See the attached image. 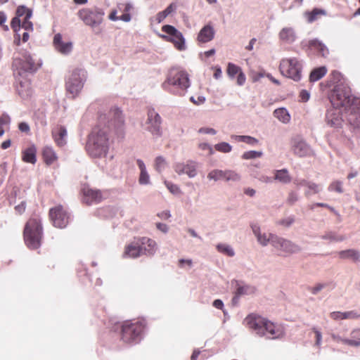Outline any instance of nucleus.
Returning a JSON list of instances; mask_svg holds the SVG:
<instances>
[{
  "instance_id": "49",
  "label": "nucleus",
  "mask_w": 360,
  "mask_h": 360,
  "mask_svg": "<svg viewBox=\"0 0 360 360\" xmlns=\"http://www.w3.org/2000/svg\"><path fill=\"white\" fill-rule=\"evenodd\" d=\"M262 155L263 153L262 151L250 150L245 152L242 155V158L245 160L255 159L261 158Z\"/></svg>"
},
{
  "instance_id": "55",
  "label": "nucleus",
  "mask_w": 360,
  "mask_h": 360,
  "mask_svg": "<svg viewBox=\"0 0 360 360\" xmlns=\"http://www.w3.org/2000/svg\"><path fill=\"white\" fill-rule=\"evenodd\" d=\"M295 221L293 217H288L286 218L280 219L277 221V224L285 227L290 226Z\"/></svg>"
},
{
  "instance_id": "40",
  "label": "nucleus",
  "mask_w": 360,
  "mask_h": 360,
  "mask_svg": "<svg viewBox=\"0 0 360 360\" xmlns=\"http://www.w3.org/2000/svg\"><path fill=\"white\" fill-rule=\"evenodd\" d=\"M326 15V11L322 8H314L310 12H306L305 16L307 17L309 22H313L319 19V15Z\"/></svg>"
},
{
  "instance_id": "43",
  "label": "nucleus",
  "mask_w": 360,
  "mask_h": 360,
  "mask_svg": "<svg viewBox=\"0 0 360 360\" xmlns=\"http://www.w3.org/2000/svg\"><path fill=\"white\" fill-rule=\"evenodd\" d=\"M299 185L301 186H307L308 188V191H306V195L318 193L321 191V188L319 185L304 180L300 181Z\"/></svg>"
},
{
  "instance_id": "5",
  "label": "nucleus",
  "mask_w": 360,
  "mask_h": 360,
  "mask_svg": "<svg viewBox=\"0 0 360 360\" xmlns=\"http://www.w3.org/2000/svg\"><path fill=\"white\" fill-rule=\"evenodd\" d=\"M42 227L41 221L37 218L30 219L24 229L25 244L30 249H37L41 245Z\"/></svg>"
},
{
  "instance_id": "61",
  "label": "nucleus",
  "mask_w": 360,
  "mask_h": 360,
  "mask_svg": "<svg viewBox=\"0 0 360 360\" xmlns=\"http://www.w3.org/2000/svg\"><path fill=\"white\" fill-rule=\"evenodd\" d=\"M246 80V77L243 71H240L237 76V84L239 86H243Z\"/></svg>"
},
{
  "instance_id": "31",
  "label": "nucleus",
  "mask_w": 360,
  "mask_h": 360,
  "mask_svg": "<svg viewBox=\"0 0 360 360\" xmlns=\"http://www.w3.org/2000/svg\"><path fill=\"white\" fill-rule=\"evenodd\" d=\"M280 39L287 44H292L296 39V34L292 27H284L279 33Z\"/></svg>"
},
{
  "instance_id": "3",
  "label": "nucleus",
  "mask_w": 360,
  "mask_h": 360,
  "mask_svg": "<svg viewBox=\"0 0 360 360\" xmlns=\"http://www.w3.org/2000/svg\"><path fill=\"white\" fill-rule=\"evenodd\" d=\"M109 147V141L105 129L95 128L89 136L86 149L93 158L105 157Z\"/></svg>"
},
{
  "instance_id": "35",
  "label": "nucleus",
  "mask_w": 360,
  "mask_h": 360,
  "mask_svg": "<svg viewBox=\"0 0 360 360\" xmlns=\"http://www.w3.org/2000/svg\"><path fill=\"white\" fill-rule=\"evenodd\" d=\"M256 292L255 286L247 284H238L236 294L238 296L253 295Z\"/></svg>"
},
{
  "instance_id": "26",
  "label": "nucleus",
  "mask_w": 360,
  "mask_h": 360,
  "mask_svg": "<svg viewBox=\"0 0 360 360\" xmlns=\"http://www.w3.org/2000/svg\"><path fill=\"white\" fill-rule=\"evenodd\" d=\"M16 90L18 95L23 99L30 98L32 94L30 82L25 78L18 79Z\"/></svg>"
},
{
  "instance_id": "28",
  "label": "nucleus",
  "mask_w": 360,
  "mask_h": 360,
  "mask_svg": "<svg viewBox=\"0 0 360 360\" xmlns=\"http://www.w3.org/2000/svg\"><path fill=\"white\" fill-rule=\"evenodd\" d=\"M137 166L140 170L139 183L141 185H149L150 184V175L146 169V167L143 160L138 159L136 160Z\"/></svg>"
},
{
  "instance_id": "18",
  "label": "nucleus",
  "mask_w": 360,
  "mask_h": 360,
  "mask_svg": "<svg viewBox=\"0 0 360 360\" xmlns=\"http://www.w3.org/2000/svg\"><path fill=\"white\" fill-rule=\"evenodd\" d=\"M80 18L86 22H101L104 12L101 8L84 9L79 11Z\"/></svg>"
},
{
  "instance_id": "45",
  "label": "nucleus",
  "mask_w": 360,
  "mask_h": 360,
  "mask_svg": "<svg viewBox=\"0 0 360 360\" xmlns=\"http://www.w3.org/2000/svg\"><path fill=\"white\" fill-rule=\"evenodd\" d=\"M207 179L214 181L224 179V170L213 169L208 173Z\"/></svg>"
},
{
  "instance_id": "15",
  "label": "nucleus",
  "mask_w": 360,
  "mask_h": 360,
  "mask_svg": "<svg viewBox=\"0 0 360 360\" xmlns=\"http://www.w3.org/2000/svg\"><path fill=\"white\" fill-rule=\"evenodd\" d=\"M251 229L257 243L263 247H266L269 244H271L272 246L274 245L276 235L262 231L260 226L256 224L251 225Z\"/></svg>"
},
{
  "instance_id": "9",
  "label": "nucleus",
  "mask_w": 360,
  "mask_h": 360,
  "mask_svg": "<svg viewBox=\"0 0 360 360\" xmlns=\"http://www.w3.org/2000/svg\"><path fill=\"white\" fill-rule=\"evenodd\" d=\"M143 330V325L139 321L125 322L122 327V339L124 342L132 343L138 342Z\"/></svg>"
},
{
  "instance_id": "60",
  "label": "nucleus",
  "mask_w": 360,
  "mask_h": 360,
  "mask_svg": "<svg viewBox=\"0 0 360 360\" xmlns=\"http://www.w3.org/2000/svg\"><path fill=\"white\" fill-rule=\"evenodd\" d=\"M330 316L335 321L344 320L342 311H333L330 314Z\"/></svg>"
},
{
  "instance_id": "62",
  "label": "nucleus",
  "mask_w": 360,
  "mask_h": 360,
  "mask_svg": "<svg viewBox=\"0 0 360 360\" xmlns=\"http://www.w3.org/2000/svg\"><path fill=\"white\" fill-rule=\"evenodd\" d=\"M191 101L195 105L202 104L205 101V98L204 96H198L196 98L193 96H191L190 98Z\"/></svg>"
},
{
  "instance_id": "23",
  "label": "nucleus",
  "mask_w": 360,
  "mask_h": 360,
  "mask_svg": "<svg viewBox=\"0 0 360 360\" xmlns=\"http://www.w3.org/2000/svg\"><path fill=\"white\" fill-rule=\"evenodd\" d=\"M142 255V249L139 243V240H135L125 246L123 252V257L124 258H137Z\"/></svg>"
},
{
  "instance_id": "37",
  "label": "nucleus",
  "mask_w": 360,
  "mask_h": 360,
  "mask_svg": "<svg viewBox=\"0 0 360 360\" xmlns=\"http://www.w3.org/2000/svg\"><path fill=\"white\" fill-rule=\"evenodd\" d=\"M309 46L310 49L317 51L323 57L328 54V50L326 46L316 39L310 41Z\"/></svg>"
},
{
  "instance_id": "41",
  "label": "nucleus",
  "mask_w": 360,
  "mask_h": 360,
  "mask_svg": "<svg viewBox=\"0 0 360 360\" xmlns=\"http://www.w3.org/2000/svg\"><path fill=\"white\" fill-rule=\"evenodd\" d=\"M176 8V4L172 3L169 4L164 11L159 12L157 14L156 18L158 22H161L162 20H164L166 18V17L170 13H172L173 11H174Z\"/></svg>"
},
{
  "instance_id": "39",
  "label": "nucleus",
  "mask_w": 360,
  "mask_h": 360,
  "mask_svg": "<svg viewBox=\"0 0 360 360\" xmlns=\"http://www.w3.org/2000/svg\"><path fill=\"white\" fill-rule=\"evenodd\" d=\"M327 72V69L325 66L315 68L313 70L309 75V80L311 82H316L321 79Z\"/></svg>"
},
{
  "instance_id": "22",
  "label": "nucleus",
  "mask_w": 360,
  "mask_h": 360,
  "mask_svg": "<svg viewBox=\"0 0 360 360\" xmlns=\"http://www.w3.org/2000/svg\"><path fill=\"white\" fill-rule=\"evenodd\" d=\"M139 240L142 249V255L152 257L155 254L158 250V244L154 240L147 237H143L139 238Z\"/></svg>"
},
{
  "instance_id": "59",
  "label": "nucleus",
  "mask_w": 360,
  "mask_h": 360,
  "mask_svg": "<svg viewBox=\"0 0 360 360\" xmlns=\"http://www.w3.org/2000/svg\"><path fill=\"white\" fill-rule=\"evenodd\" d=\"M198 132L200 134H212L215 135L217 134V131L213 128L209 127H202L198 130Z\"/></svg>"
},
{
  "instance_id": "19",
  "label": "nucleus",
  "mask_w": 360,
  "mask_h": 360,
  "mask_svg": "<svg viewBox=\"0 0 360 360\" xmlns=\"http://www.w3.org/2000/svg\"><path fill=\"white\" fill-rule=\"evenodd\" d=\"M112 124L114 125L118 136H124V118L122 111L118 108H112L109 114Z\"/></svg>"
},
{
  "instance_id": "54",
  "label": "nucleus",
  "mask_w": 360,
  "mask_h": 360,
  "mask_svg": "<svg viewBox=\"0 0 360 360\" xmlns=\"http://www.w3.org/2000/svg\"><path fill=\"white\" fill-rule=\"evenodd\" d=\"M321 238L324 240H329L330 241H342L345 239L343 236H338L333 232H328L321 236Z\"/></svg>"
},
{
  "instance_id": "10",
  "label": "nucleus",
  "mask_w": 360,
  "mask_h": 360,
  "mask_svg": "<svg viewBox=\"0 0 360 360\" xmlns=\"http://www.w3.org/2000/svg\"><path fill=\"white\" fill-rule=\"evenodd\" d=\"M161 123L162 120L160 115L155 110L151 109L148 111L147 120L143 127L154 138L158 139L162 135Z\"/></svg>"
},
{
  "instance_id": "42",
  "label": "nucleus",
  "mask_w": 360,
  "mask_h": 360,
  "mask_svg": "<svg viewBox=\"0 0 360 360\" xmlns=\"http://www.w3.org/2000/svg\"><path fill=\"white\" fill-rule=\"evenodd\" d=\"M332 339L336 342H342V344L347 345L351 347H359V342L357 341L349 340L347 338H343L339 335L335 333L331 334Z\"/></svg>"
},
{
  "instance_id": "4",
  "label": "nucleus",
  "mask_w": 360,
  "mask_h": 360,
  "mask_svg": "<svg viewBox=\"0 0 360 360\" xmlns=\"http://www.w3.org/2000/svg\"><path fill=\"white\" fill-rule=\"evenodd\" d=\"M41 65V60L27 51L14 58L13 68L14 74L23 77L27 72H35Z\"/></svg>"
},
{
  "instance_id": "8",
  "label": "nucleus",
  "mask_w": 360,
  "mask_h": 360,
  "mask_svg": "<svg viewBox=\"0 0 360 360\" xmlns=\"http://www.w3.org/2000/svg\"><path fill=\"white\" fill-rule=\"evenodd\" d=\"M279 70L283 76L297 82L302 77V62L297 58H285L281 60Z\"/></svg>"
},
{
  "instance_id": "20",
  "label": "nucleus",
  "mask_w": 360,
  "mask_h": 360,
  "mask_svg": "<svg viewBox=\"0 0 360 360\" xmlns=\"http://www.w3.org/2000/svg\"><path fill=\"white\" fill-rule=\"evenodd\" d=\"M174 170L179 175L186 174L189 178H194L197 175V163L193 161L177 163Z\"/></svg>"
},
{
  "instance_id": "48",
  "label": "nucleus",
  "mask_w": 360,
  "mask_h": 360,
  "mask_svg": "<svg viewBox=\"0 0 360 360\" xmlns=\"http://www.w3.org/2000/svg\"><path fill=\"white\" fill-rule=\"evenodd\" d=\"M214 148L221 153H228L232 150V146L226 142H221L214 146Z\"/></svg>"
},
{
  "instance_id": "2",
  "label": "nucleus",
  "mask_w": 360,
  "mask_h": 360,
  "mask_svg": "<svg viewBox=\"0 0 360 360\" xmlns=\"http://www.w3.org/2000/svg\"><path fill=\"white\" fill-rule=\"evenodd\" d=\"M245 325L259 336H266L269 339H276L282 337L284 334L281 326L277 325L256 314L248 316L245 321Z\"/></svg>"
},
{
  "instance_id": "24",
  "label": "nucleus",
  "mask_w": 360,
  "mask_h": 360,
  "mask_svg": "<svg viewBox=\"0 0 360 360\" xmlns=\"http://www.w3.org/2000/svg\"><path fill=\"white\" fill-rule=\"evenodd\" d=\"M32 16V10L24 5L18 6L15 16L10 22H30L29 20Z\"/></svg>"
},
{
  "instance_id": "56",
  "label": "nucleus",
  "mask_w": 360,
  "mask_h": 360,
  "mask_svg": "<svg viewBox=\"0 0 360 360\" xmlns=\"http://www.w3.org/2000/svg\"><path fill=\"white\" fill-rule=\"evenodd\" d=\"M10 123V117L8 115H2L0 117V128L6 129Z\"/></svg>"
},
{
  "instance_id": "29",
  "label": "nucleus",
  "mask_w": 360,
  "mask_h": 360,
  "mask_svg": "<svg viewBox=\"0 0 360 360\" xmlns=\"http://www.w3.org/2000/svg\"><path fill=\"white\" fill-rule=\"evenodd\" d=\"M214 36V30L212 26L207 25L200 31L198 39L200 42L207 43L210 41Z\"/></svg>"
},
{
  "instance_id": "46",
  "label": "nucleus",
  "mask_w": 360,
  "mask_h": 360,
  "mask_svg": "<svg viewBox=\"0 0 360 360\" xmlns=\"http://www.w3.org/2000/svg\"><path fill=\"white\" fill-rule=\"evenodd\" d=\"M241 179L240 175L233 170H224V179L226 181H239Z\"/></svg>"
},
{
  "instance_id": "64",
  "label": "nucleus",
  "mask_w": 360,
  "mask_h": 360,
  "mask_svg": "<svg viewBox=\"0 0 360 360\" xmlns=\"http://www.w3.org/2000/svg\"><path fill=\"white\" fill-rule=\"evenodd\" d=\"M300 97L302 102H307L310 98V94L307 91L302 90L300 94Z\"/></svg>"
},
{
  "instance_id": "34",
  "label": "nucleus",
  "mask_w": 360,
  "mask_h": 360,
  "mask_svg": "<svg viewBox=\"0 0 360 360\" xmlns=\"http://www.w3.org/2000/svg\"><path fill=\"white\" fill-rule=\"evenodd\" d=\"M43 157L47 165L53 164L58 159L56 152L51 146L44 147L43 150Z\"/></svg>"
},
{
  "instance_id": "47",
  "label": "nucleus",
  "mask_w": 360,
  "mask_h": 360,
  "mask_svg": "<svg viewBox=\"0 0 360 360\" xmlns=\"http://www.w3.org/2000/svg\"><path fill=\"white\" fill-rule=\"evenodd\" d=\"M198 148L201 151L205 153L202 154L203 155L210 156L214 154V149L212 148V146L210 145L208 143H199L198 145Z\"/></svg>"
},
{
  "instance_id": "58",
  "label": "nucleus",
  "mask_w": 360,
  "mask_h": 360,
  "mask_svg": "<svg viewBox=\"0 0 360 360\" xmlns=\"http://www.w3.org/2000/svg\"><path fill=\"white\" fill-rule=\"evenodd\" d=\"M349 340L357 341L360 346V329L353 330L351 332V339H349Z\"/></svg>"
},
{
  "instance_id": "7",
  "label": "nucleus",
  "mask_w": 360,
  "mask_h": 360,
  "mask_svg": "<svg viewBox=\"0 0 360 360\" xmlns=\"http://www.w3.org/2000/svg\"><path fill=\"white\" fill-rule=\"evenodd\" d=\"M170 86L179 89L176 94L182 95L190 86L187 73L178 69H172L163 83V86L166 89H169Z\"/></svg>"
},
{
  "instance_id": "33",
  "label": "nucleus",
  "mask_w": 360,
  "mask_h": 360,
  "mask_svg": "<svg viewBox=\"0 0 360 360\" xmlns=\"http://www.w3.org/2000/svg\"><path fill=\"white\" fill-rule=\"evenodd\" d=\"M36 153V148L33 146L26 148L22 152V160L27 163L34 164L37 161Z\"/></svg>"
},
{
  "instance_id": "6",
  "label": "nucleus",
  "mask_w": 360,
  "mask_h": 360,
  "mask_svg": "<svg viewBox=\"0 0 360 360\" xmlns=\"http://www.w3.org/2000/svg\"><path fill=\"white\" fill-rule=\"evenodd\" d=\"M86 77V72L82 68H75L68 72L65 77V89L72 98L80 93Z\"/></svg>"
},
{
  "instance_id": "13",
  "label": "nucleus",
  "mask_w": 360,
  "mask_h": 360,
  "mask_svg": "<svg viewBox=\"0 0 360 360\" xmlns=\"http://www.w3.org/2000/svg\"><path fill=\"white\" fill-rule=\"evenodd\" d=\"M50 217L53 221V226L58 228H64L69 221L68 213L61 205H58L50 210Z\"/></svg>"
},
{
  "instance_id": "27",
  "label": "nucleus",
  "mask_w": 360,
  "mask_h": 360,
  "mask_svg": "<svg viewBox=\"0 0 360 360\" xmlns=\"http://www.w3.org/2000/svg\"><path fill=\"white\" fill-rule=\"evenodd\" d=\"M84 195V201L87 204L94 202H98L101 199V193L98 190L92 189L88 186H84L82 189Z\"/></svg>"
},
{
  "instance_id": "21",
  "label": "nucleus",
  "mask_w": 360,
  "mask_h": 360,
  "mask_svg": "<svg viewBox=\"0 0 360 360\" xmlns=\"http://www.w3.org/2000/svg\"><path fill=\"white\" fill-rule=\"evenodd\" d=\"M52 138L56 144L63 147L67 143L68 131L64 126L58 125L54 127L51 131Z\"/></svg>"
},
{
  "instance_id": "25",
  "label": "nucleus",
  "mask_w": 360,
  "mask_h": 360,
  "mask_svg": "<svg viewBox=\"0 0 360 360\" xmlns=\"http://www.w3.org/2000/svg\"><path fill=\"white\" fill-rule=\"evenodd\" d=\"M18 39L22 37L23 41L29 39V33L33 31L32 24H11Z\"/></svg>"
},
{
  "instance_id": "14",
  "label": "nucleus",
  "mask_w": 360,
  "mask_h": 360,
  "mask_svg": "<svg viewBox=\"0 0 360 360\" xmlns=\"http://www.w3.org/2000/svg\"><path fill=\"white\" fill-rule=\"evenodd\" d=\"M273 247L288 255L298 253L302 250V248L297 244L278 236L274 240Z\"/></svg>"
},
{
  "instance_id": "38",
  "label": "nucleus",
  "mask_w": 360,
  "mask_h": 360,
  "mask_svg": "<svg viewBox=\"0 0 360 360\" xmlns=\"http://www.w3.org/2000/svg\"><path fill=\"white\" fill-rule=\"evenodd\" d=\"M231 139L236 141L244 142L250 146H255L259 143L258 139L250 136L233 135Z\"/></svg>"
},
{
  "instance_id": "11",
  "label": "nucleus",
  "mask_w": 360,
  "mask_h": 360,
  "mask_svg": "<svg viewBox=\"0 0 360 360\" xmlns=\"http://www.w3.org/2000/svg\"><path fill=\"white\" fill-rule=\"evenodd\" d=\"M162 32L165 34H160V36L171 41L178 50L184 51L186 49L185 41L182 34L175 27L166 25L162 27Z\"/></svg>"
},
{
  "instance_id": "1",
  "label": "nucleus",
  "mask_w": 360,
  "mask_h": 360,
  "mask_svg": "<svg viewBox=\"0 0 360 360\" xmlns=\"http://www.w3.org/2000/svg\"><path fill=\"white\" fill-rule=\"evenodd\" d=\"M331 105L342 109L345 112H349V122L355 127H360V99L352 96L348 86L338 84L330 95Z\"/></svg>"
},
{
  "instance_id": "57",
  "label": "nucleus",
  "mask_w": 360,
  "mask_h": 360,
  "mask_svg": "<svg viewBox=\"0 0 360 360\" xmlns=\"http://www.w3.org/2000/svg\"><path fill=\"white\" fill-rule=\"evenodd\" d=\"M343 319H355L359 317V315L354 311H344Z\"/></svg>"
},
{
  "instance_id": "12",
  "label": "nucleus",
  "mask_w": 360,
  "mask_h": 360,
  "mask_svg": "<svg viewBox=\"0 0 360 360\" xmlns=\"http://www.w3.org/2000/svg\"><path fill=\"white\" fill-rule=\"evenodd\" d=\"M291 150L292 153L299 157L309 156L313 154V150L310 146L299 136H295L291 139Z\"/></svg>"
},
{
  "instance_id": "50",
  "label": "nucleus",
  "mask_w": 360,
  "mask_h": 360,
  "mask_svg": "<svg viewBox=\"0 0 360 360\" xmlns=\"http://www.w3.org/2000/svg\"><path fill=\"white\" fill-rule=\"evenodd\" d=\"M165 185L172 194L176 195H181V191L177 185L167 181H165Z\"/></svg>"
},
{
  "instance_id": "51",
  "label": "nucleus",
  "mask_w": 360,
  "mask_h": 360,
  "mask_svg": "<svg viewBox=\"0 0 360 360\" xmlns=\"http://www.w3.org/2000/svg\"><path fill=\"white\" fill-rule=\"evenodd\" d=\"M242 70L240 67L233 64L229 63L227 68V74L229 77H233L236 75H238Z\"/></svg>"
},
{
  "instance_id": "44",
  "label": "nucleus",
  "mask_w": 360,
  "mask_h": 360,
  "mask_svg": "<svg viewBox=\"0 0 360 360\" xmlns=\"http://www.w3.org/2000/svg\"><path fill=\"white\" fill-rule=\"evenodd\" d=\"M217 249L219 252L229 257H233L235 255V251L230 245L219 243L217 245Z\"/></svg>"
},
{
  "instance_id": "17",
  "label": "nucleus",
  "mask_w": 360,
  "mask_h": 360,
  "mask_svg": "<svg viewBox=\"0 0 360 360\" xmlns=\"http://www.w3.org/2000/svg\"><path fill=\"white\" fill-rule=\"evenodd\" d=\"M53 44L56 51L63 55H69L73 48L72 41L65 39L60 33L55 34Z\"/></svg>"
},
{
  "instance_id": "30",
  "label": "nucleus",
  "mask_w": 360,
  "mask_h": 360,
  "mask_svg": "<svg viewBox=\"0 0 360 360\" xmlns=\"http://www.w3.org/2000/svg\"><path fill=\"white\" fill-rule=\"evenodd\" d=\"M273 115L279 122L284 124L290 122L291 116L288 110L285 108H278L274 110Z\"/></svg>"
},
{
  "instance_id": "53",
  "label": "nucleus",
  "mask_w": 360,
  "mask_h": 360,
  "mask_svg": "<svg viewBox=\"0 0 360 360\" xmlns=\"http://www.w3.org/2000/svg\"><path fill=\"white\" fill-rule=\"evenodd\" d=\"M166 165V161L162 157L159 156L156 158L155 161V167L158 172H162L165 168Z\"/></svg>"
},
{
  "instance_id": "52",
  "label": "nucleus",
  "mask_w": 360,
  "mask_h": 360,
  "mask_svg": "<svg viewBox=\"0 0 360 360\" xmlns=\"http://www.w3.org/2000/svg\"><path fill=\"white\" fill-rule=\"evenodd\" d=\"M329 191H334L339 193H343L342 182L340 181H334L328 186Z\"/></svg>"
},
{
  "instance_id": "63",
  "label": "nucleus",
  "mask_w": 360,
  "mask_h": 360,
  "mask_svg": "<svg viewBox=\"0 0 360 360\" xmlns=\"http://www.w3.org/2000/svg\"><path fill=\"white\" fill-rule=\"evenodd\" d=\"M156 228L164 233H167L169 231L168 226L163 223H156Z\"/></svg>"
},
{
  "instance_id": "32",
  "label": "nucleus",
  "mask_w": 360,
  "mask_h": 360,
  "mask_svg": "<svg viewBox=\"0 0 360 360\" xmlns=\"http://www.w3.org/2000/svg\"><path fill=\"white\" fill-rule=\"evenodd\" d=\"M338 255L341 259H351L354 262H360V252L356 249L342 250Z\"/></svg>"
},
{
  "instance_id": "16",
  "label": "nucleus",
  "mask_w": 360,
  "mask_h": 360,
  "mask_svg": "<svg viewBox=\"0 0 360 360\" xmlns=\"http://www.w3.org/2000/svg\"><path fill=\"white\" fill-rule=\"evenodd\" d=\"M343 110L332 106L327 110L326 115V122L328 126L338 128L342 126L344 121Z\"/></svg>"
},
{
  "instance_id": "36",
  "label": "nucleus",
  "mask_w": 360,
  "mask_h": 360,
  "mask_svg": "<svg viewBox=\"0 0 360 360\" xmlns=\"http://www.w3.org/2000/svg\"><path fill=\"white\" fill-rule=\"evenodd\" d=\"M274 179L282 184H288L291 181V177L288 171L286 169H283L274 172Z\"/></svg>"
}]
</instances>
